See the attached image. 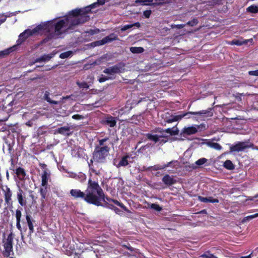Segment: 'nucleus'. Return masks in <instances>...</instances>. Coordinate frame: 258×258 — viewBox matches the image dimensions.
<instances>
[{"instance_id":"1","label":"nucleus","mask_w":258,"mask_h":258,"mask_svg":"<svg viewBox=\"0 0 258 258\" xmlns=\"http://www.w3.org/2000/svg\"><path fill=\"white\" fill-rule=\"evenodd\" d=\"M90 10L89 7L76 9L70 12L68 15L57 22L48 21L42 23L33 29H28L21 33L19 39L24 41L28 37L45 32L50 33L51 37H57L65 33L67 30L73 29L74 27L84 23L90 19L86 12Z\"/></svg>"},{"instance_id":"2","label":"nucleus","mask_w":258,"mask_h":258,"mask_svg":"<svg viewBox=\"0 0 258 258\" xmlns=\"http://www.w3.org/2000/svg\"><path fill=\"white\" fill-rule=\"evenodd\" d=\"M85 201L89 204L100 206L104 200V194L98 182L89 179L85 190Z\"/></svg>"},{"instance_id":"3","label":"nucleus","mask_w":258,"mask_h":258,"mask_svg":"<svg viewBox=\"0 0 258 258\" xmlns=\"http://www.w3.org/2000/svg\"><path fill=\"white\" fill-rule=\"evenodd\" d=\"M108 138H104L98 141L99 145L97 146L93 153V159L98 162H103L108 156L110 148L105 145Z\"/></svg>"},{"instance_id":"4","label":"nucleus","mask_w":258,"mask_h":258,"mask_svg":"<svg viewBox=\"0 0 258 258\" xmlns=\"http://www.w3.org/2000/svg\"><path fill=\"white\" fill-rule=\"evenodd\" d=\"M195 115L197 116L196 118L198 120L200 119L201 120H204L207 117H211L213 116V113L212 112V108H208L206 110H202L199 111L192 112L190 111L186 112L185 113H183L182 114L176 115L174 116L172 118L169 119L168 120V122H172L173 121H178L184 117H186L187 118H190L189 115Z\"/></svg>"},{"instance_id":"5","label":"nucleus","mask_w":258,"mask_h":258,"mask_svg":"<svg viewBox=\"0 0 258 258\" xmlns=\"http://www.w3.org/2000/svg\"><path fill=\"white\" fill-rule=\"evenodd\" d=\"M165 133L170 135H176L178 134V130L176 126H174L172 128L166 129L163 132L162 135H158L148 134L146 136L149 140L153 141L155 143L160 142V143H162L166 142L163 139L165 136Z\"/></svg>"},{"instance_id":"6","label":"nucleus","mask_w":258,"mask_h":258,"mask_svg":"<svg viewBox=\"0 0 258 258\" xmlns=\"http://www.w3.org/2000/svg\"><path fill=\"white\" fill-rule=\"evenodd\" d=\"M253 144L249 141L238 142L230 147V152H240L244 150L247 148H251Z\"/></svg>"},{"instance_id":"7","label":"nucleus","mask_w":258,"mask_h":258,"mask_svg":"<svg viewBox=\"0 0 258 258\" xmlns=\"http://www.w3.org/2000/svg\"><path fill=\"white\" fill-rule=\"evenodd\" d=\"M200 128V125L194 124L191 126H184L181 130L180 135L183 137L190 136L197 133Z\"/></svg>"},{"instance_id":"8","label":"nucleus","mask_w":258,"mask_h":258,"mask_svg":"<svg viewBox=\"0 0 258 258\" xmlns=\"http://www.w3.org/2000/svg\"><path fill=\"white\" fill-rule=\"evenodd\" d=\"M12 238L11 236H9L5 241L4 248L5 251L4 254L6 256H9L11 252L12 251L13 245H12Z\"/></svg>"},{"instance_id":"9","label":"nucleus","mask_w":258,"mask_h":258,"mask_svg":"<svg viewBox=\"0 0 258 258\" xmlns=\"http://www.w3.org/2000/svg\"><path fill=\"white\" fill-rule=\"evenodd\" d=\"M117 36L114 34H111L110 35L104 37L101 40L95 42V45L97 46L104 45L105 43L111 42L113 40H116Z\"/></svg>"},{"instance_id":"10","label":"nucleus","mask_w":258,"mask_h":258,"mask_svg":"<svg viewBox=\"0 0 258 258\" xmlns=\"http://www.w3.org/2000/svg\"><path fill=\"white\" fill-rule=\"evenodd\" d=\"M134 161V157L131 155H127L123 156L119 161L117 167H119L120 166H125L127 165L130 163H132Z\"/></svg>"},{"instance_id":"11","label":"nucleus","mask_w":258,"mask_h":258,"mask_svg":"<svg viewBox=\"0 0 258 258\" xmlns=\"http://www.w3.org/2000/svg\"><path fill=\"white\" fill-rule=\"evenodd\" d=\"M50 177V174L47 170L45 169L41 175V185L43 187H47L48 181Z\"/></svg>"},{"instance_id":"12","label":"nucleus","mask_w":258,"mask_h":258,"mask_svg":"<svg viewBox=\"0 0 258 258\" xmlns=\"http://www.w3.org/2000/svg\"><path fill=\"white\" fill-rule=\"evenodd\" d=\"M120 68L117 66H114L113 67L107 68L105 69L103 72L105 74L110 75L109 77H112V79L114 78V75L120 72Z\"/></svg>"},{"instance_id":"13","label":"nucleus","mask_w":258,"mask_h":258,"mask_svg":"<svg viewBox=\"0 0 258 258\" xmlns=\"http://www.w3.org/2000/svg\"><path fill=\"white\" fill-rule=\"evenodd\" d=\"M4 192L5 200L6 203L9 205L11 204L12 193L9 187L6 186L5 189H3Z\"/></svg>"},{"instance_id":"14","label":"nucleus","mask_w":258,"mask_h":258,"mask_svg":"<svg viewBox=\"0 0 258 258\" xmlns=\"http://www.w3.org/2000/svg\"><path fill=\"white\" fill-rule=\"evenodd\" d=\"M70 194L75 198H82L85 200V192H82L80 189H73L70 191Z\"/></svg>"},{"instance_id":"15","label":"nucleus","mask_w":258,"mask_h":258,"mask_svg":"<svg viewBox=\"0 0 258 258\" xmlns=\"http://www.w3.org/2000/svg\"><path fill=\"white\" fill-rule=\"evenodd\" d=\"M55 134H60L64 136L70 134V128L68 126H63L55 130Z\"/></svg>"},{"instance_id":"16","label":"nucleus","mask_w":258,"mask_h":258,"mask_svg":"<svg viewBox=\"0 0 258 258\" xmlns=\"http://www.w3.org/2000/svg\"><path fill=\"white\" fill-rule=\"evenodd\" d=\"M163 182L166 185H171L175 183L176 180L170 175L167 174L162 178Z\"/></svg>"},{"instance_id":"17","label":"nucleus","mask_w":258,"mask_h":258,"mask_svg":"<svg viewBox=\"0 0 258 258\" xmlns=\"http://www.w3.org/2000/svg\"><path fill=\"white\" fill-rule=\"evenodd\" d=\"M104 122L106 124L111 127H114L116 123V121L115 118L111 116L106 117L105 118Z\"/></svg>"},{"instance_id":"18","label":"nucleus","mask_w":258,"mask_h":258,"mask_svg":"<svg viewBox=\"0 0 258 258\" xmlns=\"http://www.w3.org/2000/svg\"><path fill=\"white\" fill-rule=\"evenodd\" d=\"M253 41L252 39H249L247 40H233L230 43L232 45H241L243 44H246L248 42L252 43Z\"/></svg>"},{"instance_id":"19","label":"nucleus","mask_w":258,"mask_h":258,"mask_svg":"<svg viewBox=\"0 0 258 258\" xmlns=\"http://www.w3.org/2000/svg\"><path fill=\"white\" fill-rule=\"evenodd\" d=\"M198 199L201 202H204V203L209 202V203H215L219 202L218 200H217L216 199H213L212 197L206 198V197H203L201 196H199Z\"/></svg>"},{"instance_id":"20","label":"nucleus","mask_w":258,"mask_h":258,"mask_svg":"<svg viewBox=\"0 0 258 258\" xmlns=\"http://www.w3.org/2000/svg\"><path fill=\"white\" fill-rule=\"evenodd\" d=\"M105 2V0H97V3H95L92 5H91L90 6H88L87 7H89L90 10H89L88 12H86V15H89L88 14L89 13L93 12L91 11V9H92L93 8H94L95 7H97V6L103 5V4H104Z\"/></svg>"},{"instance_id":"21","label":"nucleus","mask_w":258,"mask_h":258,"mask_svg":"<svg viewBox=\"0 0 258 258\" xmlns=\"http://www.w3.org/2000/svg\"><path fill=\"white\" fill-rule=\"evenodd\" d=\"M54 54L51 53L48 54H45L42 56L39 57L36 59V62H42L50 60L52 57H53Z\"/></svg>"},{"instance_id":"22","label":"nucleus","mask_w":258,"mask_h":258,"mask_svg":"<svg viewBox=\"0 0 258 258\" xmlns=\"http://www.w3.org/2000/svg\"><path fill=\"white\" fill-rule=\"evenodd\" d=\"M22 194H23L22 190L20 189L19 192H18V193H17V198H18L19 203L22 206H25L26 205V202L23 199Z\"/></svg>"},{"instance_id":"23","label":"nucleus","mask_w":258,"mask_h":258,"mask_svg":"<svg viewBox=\"0 0 258 258\" xmlns=\"http://www.w3.org/2000/svg\"><path fill=\"white\" fill-rule=\"evenodd\" d=\"M17 14V12H13V13L7 12L5 14L0 15V16H1L3 17L2 19H0V25L5 22L7 17H10L13 16H15V15H16Z\"/></svg>"},{"instance_id":"24","label":"nucleus","mask_w":258,"mask_h":258,"mask_svg":"<svg viewBox=\"0 0 258 258\" xmlns=\"http://www.w3.org/2000/svg\"><path fill=\"white\" fill-rule=\"evenodd\" d=\"M26 218L30 230V233H32L34 232V227L32 221L31 219V216L29 214H27L26 216Z\"/></svg>"},{"instance_id":"25","label":"nucleus","mask_w":258,"mask_h":258,"mask_svg":"<svg viewBox=\"0 0 258 258\" xmlns=\"http://www.w3.org/2000/svg\"><path fill=\"white\" fill-rule=\"evenodd\" d=\"M140 26H141L139 22H136L133 24L125 25L121 28V31H126L127 29L133 27L134 26H136L138 28H139L140 27Z\"/></svg>"},{"instance_id":"26","label":"nucleus","mask_w":258,"mask_h":258,"mask_svg":"<svg viewBox=\"0 0 258 258\" xmlns=\"http://www.w3.org/2000/svg\"><path fill=\"white\" fill-rule=\"evenodd\" d=\"M130 49L133 53H140L144 50V49L142 47H131Z\"/></svg>"},{"instance_id":"27","label":"nucleus","mask_w":258,"mask_h":258,"mask_svg":"<svg viewBox=\"0 0 258 258\" xmlns=\"http://www.w3.org/2000/svg\"><path fill=\"white\" fill-rule=\"evenodd\" d=\"M207 145L210 147L215 149L217 150H221L222 149L221 146L217 143L209 142L207 143Z\"/></svg>"},{"instance_id":"28","label":"nucleus","mask_w":258,"mask_h":258,"mask_svg":"<svg viewBox=\"0 0 258 258\" xmlns=\"http://www.w3.org/2000/svg\"><path fill=\"white\" fill-rule=\"evenodd\" d=\"M223 166L225 168H226L228 170H232L234 168V166L233 164L229 160H226L224 163Z\"/></svg>"},{"instance_id":"29","label":"nucleus","mask_w":258,"mask_h":258,"mask_svg":"<svg viewBox=\"0 0 258 258\" xmlns=\"http://www.w3.org/2000/svg\"><path fill=\"white\" fill-rule=\"evenodd\" d=\"M109 202H112L115 205L119 206L120 208H121L124 211L128 212V210L127 209L126 207L124 206L122 203L119 202L117 200H112V199H109L108 200Z\"/></svg>"},{"instance_id":"30","label":"nucleus","mask_w":258,"mask_h":258,"mask_svg":"<svg viewBox=\"0 0 258 258\" xmlns=\"http://www.w3.org/2000/svg\"><path fill=\"white\" fill-rule=\"evenodd\" d=\"M247 12L251 13H258V6L251 5L246 9Z\"/></svg>"},{"instance_id":"31","label":"nucleus","mask_w":258,"mask_h":258,"mask_svg":"<svg viewBox=\"0 0 258 258\" xmlns=\"http://www.w3.org/2000/svg\"><path fill=\"white\" fill-rule=\"evenodd\" d=\"M16 173L20 177L23 178L25 176V170L21 167H19L16 169Z\"/></svg>"},{"instance_id":"32","label":"nucleus","mask_w":258,"mask_h":258,"mask_svg":"<svg viewBox=\"0 0 258 258\" xmlns=\"http://www.w3.org/2000/svg\"><path fill=\"white\" fill-rule=\"evenodd\" d=\"M44 98L49 103L54 104H57L58 102L56 101L52 100L50 98L49 96V93L48 92H46L44 94Z\"/></svg>"},{"instance_id":"33","label":"nucleus","mask_w":258,"mask_h":258,"mask_svg":"<svg viewBox=\"0 0 258 258\" xmlns=\"http://www.w3.org/2000/svg\"><path fill=\"white\" fill-rule=\"evenodd\" d=\"M208 160L205 158H202L198 160L196 162L195 164L198 166H202L205 164L207 162Z\"/></svg>"},{"instance_id":"34","label":"nucleus","mask_w":258,"mask_h":258,"mask_svg":"<svg viewBox=\"0 0 258 258\" xmlns=\"http://www.w3.org/2000/svg\"><path fill=\"white\" fill-rule=\"evenodd\" d=\"M76 179H77L80 181L82 182L86 180V175L83 173L79 172V173L77 174V178H76Z\"/></svg>"},{"instance_id":"35","label":"nucleus","mask_w":258,"mask_h":258,"mask_svg":"<svg viewBox=\"0 0 258 258\" xmlns=\"http://www.w3.org/2000/svg\"><path fill=\"white\" fill-rule=\"evenodd\" d=\"M72 54H73L72 51H66V52L61 53L60 54L59 57L61 58H66L69 57V56H71L72 55Z\"/></svg>"},{"instance_id":"36","label":"nucleus","mask_w":258,"mask_h":258,"mask_svg":"<svg viewBox=\"0 0 258 258\" xmlns=\"http://www.w3.org/2000/svg\"><path fill=\"white\" fill-rule=\"evenodd\" d=\"M257 217H258V213H256L253 215L247 216L243 218L242 222H245L249 221L253 218H256Z\"/></svg>"},{"instance_id":"37","label":"nucleus","mask_w":258,"mask_h":258,"mask_svg":"<svg viewBox=\"0 0 258 258\" xmlns=\"http://www.w3.org/2000/svg\"><path fill=\"white\" fill-rule=\"evenodd\" d=\"M200 257H205V258H218L216 256L214 255L213 254L210 253L209 252H206L203 254H202Z\"/></svg>"},{"instance_id":"38","label":"nucleus","mask_w":258,"mask_h":258,"mask_svg":"<svg viewBox=\"0 0 258 258\" xmlns=\"http://www.w3.org/2000/svg\"><path fill=\"white\" fill-rule=\"evenodd\" d=\"M77 84L78 85V86L80 88H81L88 89L89 87V86L86 82H78L77 83Z\"/></svg>"},{"instance_id":"39","label":"nucleus","mask_w":258,"mask_h":258,"mask_svg":"<svg viewBox=\"0 0 258 258\" xmlns=\"http://www.w3.org/2000/svg\"><path fill=\"white\" fill-rule=\"evenodd\" d=\"M150 207L157 211H161L162 210V208L159 205L156 204H152Z\"/></svg>"},{"instance_id":"40","label":"nucleus","mask_w":258,"mask_h":258,"mask_svg":"<svg viewBox=\"0 0 258 258\" xmlns=\"http://www.w3.org/2000/svg\"><path fill=\"white\" fill-rule=\"evenodd\" d=\"M12 51H13V48H12V47L8 49L4 50V51H1L0 55H4L8 54Z\"/></svg>"},{"instance_id":"41","label":"nucleus","mask_w":258,"mask_h":258,"mask_svg":"<svg viewBox=\"0 0 258 258\" xmlns=\"http://www.w3.org/2000/svg\"><path fill=\"white\" fill-rule=\"evenodd\" d=\"M22 216L21 211L17 209L16 211V218L17 221H21V217Z\"/></svg>"},{"instance_id":"42","label":"nucleus","mask_w":258,"mask_h":258,"mask_svg":"<svg viewBox=\"0 0 258 258\" xmlns=\"http://www.w3.org/2000/svg\"><path fill=\"white\" fill-rule=\"evenodd\" d=\"M46 189H47V187H43L42 186V187L40 189V194L43 198H45V194H46V192L47 191Z\"/></svg>"},{"instance_id":"43","label":"nucleus","mask_w":258,"mask_h":258,"mask_svg":"<svg viewBox=\"0 0 258 258\" xmlns=\"http://www.w3.org/2000/svg\"><path fill=\"white\" fill-rule=\"evenodd\" d=\"M198 23V20L196 19H193L191 21H189L187 23V24L191 26L196 25Z\"/></svg>"},{"instance_id":"44","label":"nucleus","mask_w":258,"mask_h":258,"mask_svg":"<svg viewBox=\"0 0 258 258\" xmlns=\"http://www.w3.org/2000/svg\"><path fill=\"white\" fill-rule=\"evenodd\" d=\"M151 168H152L153 170H161V169H164V167H163V165H156L153 167H151Z\"/></svg>"},{"instance_id":"45","label":"nucleus","mask_w":258,"mask_h":258,"mask_svg":"<svg viewBox=\"0 0 258 258\" xmlns=\"http://www.w3.org/2000/svg\"><path fill=\"white\" fill-rule=\"evenodd\" d=\"M112 77H102L99 79V81L100 83L104 82L108 79H112Z\"/></svg>"},{"instance_id":"46","label":"nucleus","mask_w":258,"mask_h":258,"mask_svg":"<svg viewBox=\"0 0 258 258\" xmlns=\"http://www.w3.org/2000/svg\"><path fill=\"white\" fill-rule=\"evenodd\" d=\"M144 16L147 18H148L150 17L151 14V10H146L143 13Z\"/></svg>"},{"instance_id":"47","label":"nucleus","mask_w":258,"mask_h":258,"mask_svg":"<svg viewBox=\"0 0 258 258\" xmlns=\"http://www.w3.org/2000/svg\"><path fill=\"white\" fill-rule=\"evenodd\" d=\"M74 248H72L71 247L70 248V249H66L65 250V253L66 254L68 255H72V254L74 252Z\"/></svg>"},{"instance_id":"48","label":"nucleus","mask_w":258,"mask_h":258,"mask_svg":"<svg viewBox=\"0 0 258 258\" xmlns=\"http://www.w3.org/2000/svg\"><path fill=\"white\" fill-rule=\"evenodd\" d=\"M175 163H177V161H172L168 162L167 164H164L163 165V167H164V169H165L166 167L172 166L173 164H174Z\"/></svg>"},{"instance_id":"49","label":"nucleus","mask_w":258,"mask_h":258,"mask_svg":"<svg viewBox=\"0 0 258 258\" xmlns=\"http://www.w3.org/2000/svg\"><path fill=\"white\" fill-rule=\"evenodd\" d=\"M72 118L74 119L80 120L83 119L84 117L82 115L79 114H75L73 115Z\"/></svg>"},{"instance_id":"50","label":"nucleus","mask_w":258,"mask_h":258,"mask_svg":"<svg viewBox=\"0 0 258 258\" xmlns=\"http://www.w3.org/2000/svg\"><path fill=\"white\" fill-rule=\"evenodd\" d=\"M155 3H152V5H159L163 3L164 0H154Z\"/></svg>"},{"instance_id":"51","label":"nucleus","mask_w":258,"mask_h":258,"mask_svg":"<svg viewBox=\"0 0 258 258\" xmlns=\"http://www.w3.org/2000/svg\"><path fill=\"white\" fill-rule=\"evenodd\" d=\"M68 176L71 178H77V173L74 172H68Z\"/></svg>"},{"instance_id":"52","label":"nucleus","mask_w":258,"mask_h":258,"mask_svg":"<svg viewBox=\"0 0 258 258\" xmlns=\"http://www.w3.org/2000/svg\"><path fill=\"white\" fill-rule=\"evenodd\" d=\"M153 0H144V5H152Z\"/></svg>"},{"instance_id":"53","label":"nucleus","mask_w":258,"mask_h":258,"mask_svg":"<svg viewBox=\"0 0 258 258\" xmlns=\"http://www.w3.org/2000/svg\"><path fill=\"white\" fill-rule=\"evenodd\" d=\"M249 74L250 75L258 76V70L249 71Z\"/></svg>"},{"instance_id":"54","label":"nucleus","mask_w":258,"mask_h":258,"mask_svg":"<svg viewBox=\"0 0 258 258\" xmlns=\"http://www.w3.org/2000/svg\"><path fill=\"white\" fill-rule=\"evenodd\" d=\"M9 128V126L5 124L1 129L0 130L2 132H4L5 131H7Z\"/></svg>"},{"instance_id":"55","label":"nucleus","mask_w":258,"mask_h":258,"mask_svg":"<svg viewBox=\"0 0 258 258\" xmlns=\"http://www.w3.org/2000/svg\"><path fill=\"white\" fill-rule=\"evenodd\" d=\"M16 226H17V228L19 230H21V226L20 225V221H17Z\"/></svg>"},{"instance_id":"56","label":"nucleus","mask_w":258,"mask_h":258,"mask_svg":"<svg viewBox=\"0 0 258 258\" xmlns=\"http://www.w3.org/2000/svg\"><path fill=\"white\" fill-rule=\"evenodd\" d=\"M98 31H99L98 30H90L89 31V33H90L91 35H93V34H95V33H96L97 32H98Z\"/></svg>"},{"instance_id":"57","label":"nucleus","mask_w":258,"mask_h":258,"mask_svg":"<svg viewBox=\"0 0 258 258\" xmlns=\"http://www.w3.org/2000/svg\"><path fill=\"white\" fill-rule=\"evenodd\" d=\"M135 3L136 4H141L142 5H144V0H136L135 1Z\"/></svg>"},{"instance_id":"58","label":"nucleus","mask_w":258,"mask_h":258,"mask_svg":"<svg viewBox=\"0 0 258 258\" xmlns=\"http://www.w3.org/2000/svg\"><path fill=\"white\" fill-rule=\"evenodd\" d=\"M32 123H32V121L29 120V121H28V122H27L26 123V124L27 126H32Z\"/></svg>"},{"instance_id":"59","label":"nucleus","mask_w":258,"mask_h":258,"mask_svg":"<svg viewBox=\"0 0 258 258\" xmlns=\"http://www.w3.org/2000/svg\"><path fill=\"white\" fill-rule=\"evenodd\" d=\"M251 254H252V253L250 254L249 255H248L247 256H242L241 258H251Z\"/></svg>"},{"instance_id":"60","label":"nucleus","mask_w":258,"mask_h":258,"mask_svg":"<svg viewBox=\"0 0 258 258\" xmlns=\"http://www.w3.org/2000/svg\"><path fill=\"white\" fill-rule=\"evenodd\" d=\"M221 0H216V1H215V3L216 4H221Z\"/></svg>"},{"instance_id":"61","label":"nucleus","mask_w":258,"mask_h":258,"mask_svg":"<svg viewBox=\"0 0 258 258\" xmlns=\"http://www.w3.org/2000/svg\"><path fill=\"white\" fill-rule=\"evenodd\" d=\"M185 26V25H177V28H183L184 26Z\"/></svg>"},{"instance_id":"62","label":"nucleus","mask_w":258,"mask_h":258,"mask_svg":"<svg viewBox=\"0 0 258 258\" xmlns=\"http://www.w3.org/2000/svg\"><path fill=\"white\" fill-rule=\"evenodd\" d=\"M114 211H115V212L116 213H118V212H119V210H118V209L117 208L114 209Z\"/></svg>"},{"instance_id":"63","label":"nucleus","mask_w":258,"mask_h":258,"mask_svg":"<svg viewBox=\"0 0 258 258\" xmlns=\"http://www.w3.org/2000/svg\"><path fill=\"white\" fill-rule=\"evenodd\" d=\"M93 172H94L96 174H98V173L94 170H93Z\"/></svg>"},{"instance_id":"64","label":"nucleus","mask_w":258,"mask_h":258,"mask_svg":"<svg viewBox=\"0 0 258 258\" xmlns=\"http://www.w3.org/2000/svg\"><path fill=\"white\" fill-rule=\"evenodd\" d=\"M201 213H206V211L205 210H203L201 212Z\"/></svg>"}]
</instances>
